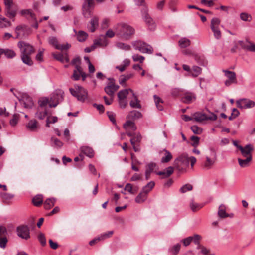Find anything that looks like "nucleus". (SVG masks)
<instances>
[{"instance_id":"nucleus-30","label":"nucleus","mask_w":255,"mask_h":255,"mask_svg":"<svg viewBox=\"0 0 255 255\" xmlns=\"http://www.w3.org/2000/svg\"><path fill=\"white\" fill-rule=\"evenodd\" d=\"M252 159L251 157L246 158L245 159H242L241 158L238 159V161L240 167L242 168H245L248 167L250 165V162L252 161Z\"/></svg>"},{"instance_id":"nucleus-1","label":"nucleus","mask_w":255,"mask_h":255,"mask_svg":"<svg viewBox=\"0 0 255 255\" xmlns=\"http://www.w3.org/2000/svg\"><path fill=\"white\" fill-rule=\"evenodd\" d=\"M17 45L21 52L22 62L28 65H32L33 62L30 58V55L34 52L33 47L24 41H19Z\"/></svg>"},{"instance_id":"nucleus-12","label":"nucleus","mask_w":255,"mask_h":255,"mask_svg":"<svg viewBox=\"0 0 255 255\" xmlns=\"http://www.w3.org/2000/svg\"><path fill=\"white\" fill-rule=\"evenodd\" d=\"M237 106L240 109H249L255 106L254 101L249 99H242L236 101Z\"/></svg>"},{"instance_id":"nucleus-33","label":"nucleus","mask_w":255,"mask_h":255,"mask_svg":"<svg viewBox=\"0 0 255 255\" xmlns=\"http://www.w3.org/2000/svg\"><path fill=\"white\" fill-rule=\"evenodd\" d=\"M194 120L197 122H202L207 120V115L201 112H196L194 115Z\"/></svg>"},{"instance_id":"nucleus-59","label":"nucleus","mask_w":255,"mask_h":255,"mask_svg":"<svg viewBox=\"0 0 255 255\" xmlns=\"http://www.w3.org/2000/svg\"><path fill=\"white\" fill-rule=\"evenodd\" d=\"M191 129L193 132L196 134H200L202 132V128L198 127L197 126L194 125L191 127Z\"/></svg>"},{"instance_id":"nucleus-17","label":"nucleus","mask_w":255,"mask_h":255,"mask_svg":"<svg viewBox=\"0 0 255 255\" xmlns=\"http://www.w3.org/2000/svg\"><path fill=\"white\" fill-rule=\"evenodd\" d=\"M174 172V168L172 166H169L163 171L157 172L156 173L158 175L163 176V178H167L170 176Z\"/></svg>"},{"instance_id":"nucleus-55","label":"nucleus","mask_w":255,"mask_h":255,"mask_svg":"<svg viewBox=\"0 0 255 255\" xmlns=\"http://www.w3.org/2000/svg\"><path fill=\"white\" fill-rule=\"evenodd\" d=\"M240 18L245 21H250L252 19L251 16L245 12H243L240 14Z\"/></svg>"},{"instance_id":"nucleus-13","label":"nucleus","mask_w":255,"mask_h":255,"mask_svg":"<svg viewBox=\"0 0 255 255\" xmlns=\"http://www.w3.org/2000/svg\"><path fill=\"white\" fill-rule=\"evenodd\" d=\"M143 18L148 25L149 29L150 30H153L155 29V25L153 21L152 18L148 14V9L147 7H144L141 11Z\"/></svg>"},{"instance_id":"nucleus-38","label":"nucleus","mask_w":255,"mask_h":255,"mask_svg":"<svg viewBox=\"0 0 255 255\" xmlns=\"http://www.w3.org/2000/svg\"><path fill=\"white\" fill-rule=\"evenodd\" d=\"M181 48H186L190 45V40L186 38H182L178 42Z\"/></svg>"},{"instance_id":"nucleus-22","label":"nucleus","mask_w":255,"mask_h":255,"mask_svg":"<svg viewBox=\"0 0 255 255\" xmlns=\"http://www.w3.org/2000/svg\"><path fill=\"white\" fill-rule=\"evenodd\" d=\"M74 31L76 34L77 39L79 42H84L88 36V34L85 31H79L77 32L75 29H74Z\"/></svg>"},{"instance_id":"nucleus-56","label":"nucleus","mask_w":255,"mask_h":255,"mask_svg":"<svg viewBox=\"0 0 255 255\" xmlns=\"http://www.w3.org/2000/svg\"><path fill=\"white\" fill-rule=\"evenodd\" d=\"M197 249L198 250H200V253L204 255H208L210 251L209 249L206 248L203 245L197 246Z\"/></svg>"},{"instance_id":"nucleus-25","label":"nucleus","mask_w":255,"mask_h":255,"mask_svg":"<svg viewBox=\"0 0 255 255\" xmlns=\"http://www.w3.org/2000/svg\"><path fill=\"white\" fill-rule=\"evenodd\" d=\"M163 151L164 152V156L161 158V162L162 163H168L172 159V155L171 153L166 149H164Z\"/></svg>"},{"instance_id":"nucleus-32","label":"nucleus","mask_w":255,"mask_h":255,"mask_svg":"<svg viewBox=\"0 0 255 255\" xmlns=\"http://www.w3.org/2000/svg\"><path fill=\"white\" fill-rule=\"evenodd\" d=\"M195 99V97L194 95L190 93H186L182 98V100L184 103H191L193 100Z\"/></svg>"},{"instance_id":"nucleus-20","label":"nucleus","mask_w":255,"mask_h":255,"mask_svg":"<svg viewBox=\"0 0 255 255\" xmlns=\"http://www.w3.org/2000/svg\"><path fill=\"white\" fill-rule=\"evenodd\" d=\"M26 126L29 130L31 131H36L37 129L38 125L36 120L32 119L29 121Z\"/></svg>"},{"instance_id":"nucleus-44","label":"nucleus","mask_w":255,"mask_h":255,"mask_svg":"<svg viewBox=\"0 0 255 255\" xmlns=\"http://www.w3.org/2000/svg\"><path fill=\"white\" fill-rule=\"evenodd\" d=\"M48 103L50 104V100L47 97H43L38 101V104L40 108L45 107Z\"/></svg>"},{"instance_id":"nucleus-9","label":"nucleus","mask_w":255,"mask_h":255,"mask_svg":"<svg viewBox=\"0 0 255 255\" xmlns=\"http://www.w3.org/2000/svg\"><path fill=\"white\" fill-rule=\"evenodd\" d=\"M109 82L104 88V91L110 97H114L115 92L119 88V86L115 84V80L113 78H109Z\"/></svg>"},{"instance_id":"nucleus-21","label":"nucleus","mask_w":255,"mask_h":255,"mask_svg":"<svg viewBox=\"0 0 255 255\" xmlns=\"http://www.w3.org/2000/svg\"><path fill=\"white\" fill-rule=\"evenodd\" d=\"M79 93L77 97L79 101L84 102L87 98V92L82 87L78 86Z\"/></svg>"},{"instance_id":"nucleus-24","label":"nucleus","mask_w":255,"mask_h":255,"mask_svg":"<svg viewBox=\"0 0 255 255\" xmlns=\"http://www.w3.org/2000/svg\"><path fill=\"white\" fill-rule=\"evenodd\" d=\"M225 75L228 78V80L230 81L233 82L234 83H237V79L236 73L233 71H229L227 70H224Z\"/></svg>"},{"instance_id":"nucleus-37","label":"nucleus","mask_w":255,"mask_h":255,"mask_svg":"<svg viewBox=\"0 0 255 255\" xmlns=\"http://www.w3.org/2000/svg\"><path fill=\"white\" fill-rule=\"evenodd\" d=\"M91 26L90 30L91 32H94L98 25V19L97 17L93 18L90 21Z\"/></svg>"},{"instance_id":"nucleus-64","label":"nucleus","mask_w":255,"mask_h":255,"mask_svg":"<svg viewBox=\"0 0 255 255\" xmlns=\"http://www.w3.org/2000/svg\"><path fill=\"white\" fill-rule=\"evenodd\" d=\"M53 56L55 59L61 62H64V56L61 53L53 54Z\"/></svg>"},{"instance_id":"nucleus-15","label":"nucleus","mask_w":255,"mask_h":255,"mask_svg":"<svg viewBox=\"0 0 255 255\" xmlns=\"http://www.w3.org/2000/svg\"><path fill=\"white\" fill-rule=\"evenodd\" d=\"M240 152L243 157L252 159V152L254 151V147L251 144H248L244 147H240Z\"/></svg>"},{"instance_id":"nucleus-60","label":"nucleus","mask_w":255,"mask_h":255,"mask_svg":"<svg viewBox=\"0 0 255 255\" xmlns=\"http://www.w3.org/2000/svg\"><path fill=\"white\" fill-rule=\"evenodd\" d=\"M113 234V231H108L106 233L102 234L101 235H100V236H99V237H100L101 240H104L107 238L110 237L111 236H112V235Z\"/></svg>"},{"instance_id":"nucleus-2","label":"nucleus","mask_w":255,"mask_h":255,"mask_svg":"<svg viewBox=\"0 0 255 255\" xmlns=\"http://www.w3.org/2000/svg\"><path fill=\"white\" fill-rule=\"evenodd\" d=\"M134 29L130 26L123 23L118 25L117 34L125 39H128L134 33Z\"/></svg>"},{"instance_id":"nucleus-16","label":"nucleus","mask_w":255,"mask_h":255,"mask_svg":"<svg viewBox=\"0 0 255 255\" xmlns=\"http://www.w3.org/2000/svg\"><path fill=\"white\" fill-rule=\"evenodd\" d=\"M4 11L5 15L10 19H12V21H14L17 11L13 7V5L5 6Z\"/></svg>"},{"instance_id":"nucleus-47","label":"nucleus","mask_w":255,"mask_h":255,"mask_svg":"<svg viewBox=\"0 0 255 255\" xmlns=\"http://www.w3.org/2000/svg\"><path fill=\"white\" fill-rule=\"evenodd\" d=\"M117 47L121 49L125 50V51H128L130 50L131 47L130 45L126 44L122 42H118L116 44Z\"/></svg>"},{"instance_id":"nucleus-31","label":"nucleus","mask_w":255,"mask_h":255,"mask_svg":"<svg viewBox=\"0 0 255 255\" xmlns=\"http://www.w3.org/2000/svg\"><path fill=\"white\" fill-rule=\"evenodd\" d=\"M124 128L128 130V129H130L132 131H135L136 130V127L135 126V124L134 122L132 121H131L130 120L127 121L124 124Z\"/></svg>"},{"instance_id":"nucleus-58","label":"nucleus","mask_w":255,"mask_h":255,"mask_svg":"<svg viewBox=\"0 0 255 255\" xmlns=\"http://www.w3.org/2000/svg\"><path fill=\"white\" fill-rule=\"evenodd\" d=\"M201 238V237L198 234H195L194 235V236H192V241L197 246L202 245L200 244V240Z\"/></svg>"},{"instance_id":"nucleus-27","label":"nucleus","mask_w":255,"mask_h":255,"mask_svg":"<svg viewBox=\"0 0 255 255\" xmlns=\"http://www.w3.org/2000/svg\"><path fill=\"white\" fill-rule=\"evenodd\" d=\"M129 91L131 92L132 94L133 93H134L133 91L131 89H124L120 91L117 94L118 99H126L128 94Z\"/></svg>"},{"instance_id":"nucleus-46","label":"nucleus","mask_w":255,"mask_h":255,"mask_svg":"<svg viewBox=\"0 0 255 255\" xmlns=\"http://www.w3.org/2000/svg\"><path fill=\"white\" fill-rule=\"evenodd\" d=\"M21 14L23 16L29 15L31 18L34 20H36L35 15L32 13L31 9H24L21 11Z\"/></svg>"},{"instance_id":"nucleus-45","label":"nucleus","mask_w":255,"mask_h":255,"mask_svg":"<svg viewBox=\"0 0 255 255\" xmlns=\"http://www.w3.org/2000/svg\"><path fill=\"white\" fill-rule=\"evenodd\" d=\"M155 186V183L153 181H150L146 185H145L142 189V190L145 193L148 194Z\"/></svg>"},{"instance_id":"nucleus-40","label":"nucleus","mask_w":255,"mask_h":255,"mask_svg":"<svg viewBox=\"0 0 255 255\" xmlns=\"http://www.w3.org/2000/svg\"><path fill=\"white\" fill-rule=\"evenodd\" d=\"M51 141L52 142L51 145L55 148H61L63 146V143L57 138L52 137Z\"/></svg>"},{"instance_id":"nucleus-49","label":"nucleus","mask_w":255,"mask_h":255,"mask_svg":"<svg viewBox=\"0 0 255 255\" xmlns=\"http://www.w3.org/2000/svg\"><path fill=\"white\" fill-rule=\"evenodd\" d=\"M192 189L193 186L192 185L189 184H186L180 188V192L182 193H184L187 191H191Z\"/></svg>"},{"instance_id":"nucleus-11","label":"nucleus","mask_w":255,"mask_h":255,"mask_svg":"<svg viewBox=\"0 0 255 255\" xmlns=\"http://www.w3.org/2000/svg\"><path fill=\"white\" fill-rule=\"evenodd\" d=\"M17 234L20 238L28 240L30 238V229L27 225H20L16 228Z\"/></svg>"},{"instance_id":"nucleus-29","label":"nucleus","mask_w":255,"mask_h":255,"mask_svg":"<svg viewBox=\"0 0 255 255\" xmlns=\"http://www.w3.org/2000/svg\"><path fill=\"white\" fill-rule=\"evenodd\" d=\"M82 68L80 65H76V68L74 70L72 78L74 80H78L80 78V74L82 72Z\"/></svg>"},{"instance_id":"nucleus-52","label":"nucleus","mask_w":255,"mask_h":255,"mask_svg":"<svg viewBox=\"0 0 255 255\" xmlns=\"http://www.w3.org/2000/svg\"><path fill=\"white\" fill-rule=\"evenodd\" d=\"M141 136L140 134H134L133 137L130 139V141L132 145H134L135 142H140Z\"/></svg>"},{"instance_id":"nucleus-34","label":"nucleus","mask_w":255,"mask_h":255,"mask_svg":"<svg viewBox=\"0 0 255 255\" xmlns=\"http://www.w3.org/2000/svg\"><path fill=\"white\" fill-rule=\"evenodd\" d=\"M147 194L146 193H145L143 190H142V192H141L136 197L135 202L137 203H143L147 198Z\"/></svg>"},{"instance_id":"nucleus-57","label":"nucleus","mask_w":255,"mask_h":255,"mask_svg":"<svg viewBox=\"0 0 255 255\" xmlns=\"http://www.w3.org/2000/svg\"><path fill=\"white\" fill-rule=\"evenodd\" d=\"M191 140L193 142L192 145L196 148L199 144L200 138L198 136H192L191 137Z\"/></svg>"},{"instance_id":"nucleus-43","label":"nucleus","mask_w":255,"mask_h":255,"mask_svg":"<svg viewBox=\"0 0 255 255\" xmlns=\"http://www.w3.org/2000/svg\"><path fill=\"white\" fill-rule=\"evenodd\" d=\"M203 206V205L195 203L193 200H192L190 203V207L193 212H196L198 210L202 208Z\"/></svg>"},{"instance_id":"nucleus-54","label":"nucleus","mask_w":255,"mask_h":255,"mask_svg":"<svg viewBox=\"0 0 255 255\" xmlns=\"http://www.w3.org/2000/svg\"><path fill=\"white\" fill-rule=\"evenodd\" d=\"M58 120V118L56 116H52L51 117H48L46 120V126L47 127H50V124L51 123H55Z\"/></svg>"},{"instance_id":"nucleus-26","label":"nucleus","mask_w":255,"mask_h":255,"mask_svg":"<svg viewBox=\"0 0 255 255\" xmlns=\"http://www.w3.org/2000/svg\"><path fill=\"white\" fill-rule=\"evenodd\" d=\"M226 206L224 204L219 206L218 215L221 218H225L229 216V214L226 212Z\"/></svg>"},{"instance_id":"nucleus-18","label":"nucleus","mask_w":255,"mask_h":255,"mask_svg":"<svg viewBox=\"0 0 255 255\" xmlns=\"http://www.w3.org/2000/svg\"><path fill=\"white\" fill-rule=\"evenodd\" d=\"M81 152L89 158H92L94 156V151L89 146H84L80 148Z\"/></svg>"},{"instance_id":"nucleus-19","label":"nucleus","mask_w":255,"mask_h":255,"mask_svg":"<svg viewBox=\"0 0 255 255\" xmlns=\"http://www.w3.org/2000/svg\"><path fill=\"white\" fill-rule=\"evenodd\" d=\"M142 116L141 113L135 110L130 112L127 116V119L129 120H135L141 118Z\"/></svg>"},{"instance_id":"nucleus-10","label":"nucleus","mask_w":255,"mask_h":255,"mask_svg":"<svg viewBox=\"0 0 255 255\" xmlns=\"http://www.w3.org/2000/svg\"><path fill=\"white\" fill-rule=\"evenodd\" d=\"M220 20L216 17L213 18L211 21V28L214 33L215 38L217 39L221 38L222 34L219 29Z\"/></svg>"},{"instance_id":"nucleus-53","label":"nucleus","mask_w":255,"mask_h":255,"mask_svg":"<svg viewBox=\"0 0 255 255\" xmlns=\"http://www.w3.org/2000/svg\"><path fill=\"white\" fill-rule=\"evenodd\" d=\"M24 107L27 109H31L33 106V102L31 98H28L26 101L23 102Z\"/></svg>"},{"instance_id":"nucleus-35","label":"nucleus","mask_w":255,"mask_h":255,"mask_svg":"<svg viewBox=\"0 0 255 255\" xmlns=\"http://www.w3.org/2000/svg\"><path fill=\"white\" fill-rule=\"evenodd\" d=\"M55 199L53 198H48L44 202V208L46 209H49L54 206Z\"/></svg>"},{"instance_id":"nucleus-41","label":"nucleus","mask_w":255,"mask_h":255,"mask_svg":"<svg viewBox=\"0 0 255 255\" xmlns=\"http://www.w3.org/2000/svg\"><path fill=\"white\" fill-rule=\"evenodd\" d=\"M47 114V111L46 109L44 111H40V108L38 109L37 112L36 113V117L39 119H43Z\"/></svg>"},{"instance_id":"nucleus-5","label":"nucleus","mask_w":255,"mask_h":255,"mask_svg":"<svg viewBox=\"0 0 255 255\" xmlns=\"http://www.w3.org/2000/svg\"><path fill=\"white\" fill-rule=\"evenodd\" d=\"M189 164V158L186 154H183L174 161V167L179 171L185 169Z\"/></svg>"},{"instance_id":"nucleus-6","label":"nucleus","mask_w":255,"mask_h":255,"mask_svg":"<svg viewBox=\"0 0 255 255\" xmlns=\"http://www.w3.org/2000/svg\"><path fill=\"white\" fill-rule=\"evenodd\" d=\"M32 31L31 28L26 25H19L15 29L16 38L22 39L26 37L32 33Z\"/></svg>"},{"instance_id":"nucleus-50","label":"nucleus","mask_w":255,"mask_h":255,"mask_svg":"<svg viewBox=\"0 0 255 255\" xmlns=\"http://www.w3.org/2000/svg\"><path fill=\"white\" fill-rule=\"evenodd\" d=\"M38 239L42 246H45L46 244V240L45 235L40 232L38 235Z\"/></svg>"},{"instance_id":"nucleus-39","label":"nucleus","mask_w":255,"mask_h":255,"mask_svg":"<svg viewBox=\"0 0 255 255\" xmlns=\"http://www.w3.org/2000/svg\"><path fill=\"white\" fill-rule=\"evenodd\" d=\"M33 204L36 206H39L43 202V196L41 195L35 196L32 199Z\"/></svg>"},{"instance_id":"nucleus-3","label":"nucleus","mask_w":255,"mask_h":255,"mask_svg":"<svg viewBox=\"0 0 255 255\" xmlns=\"http://www.w3.org/2000/svg\"><path fill=\"white\" fill-rule=\"evenodd\" d=\"M217 155L216 150L213 148H210V155L206 156V159L202 162V167L205 170L212 168L216 162Z\"/></svg>"},{"instance_id":"nucleus-62","label":"nucleus","mask_w":255,"mask_h":255,"mask_svg":"<svg viewBox=\"0 0 255 255\" xmlns=\"http://www.w3.org/2000/svg\"><path fill=\"white\" fill-rule=\"evenodd\" d=\"M239 111L237 109L234 108L232 110V113L231 116L229 117V120H232L234 119H235L237 117L239 116Z\"/></svg>"},{"instance_id":"nucleus-7","label":"nucleus","mask_w":255,"mask_h":255,"mask_svg":"<svg viewBox=\"0 0 255 255\" xmlns=\"http://www.w3.org/2000/svg\"><path fill=\"white\" fill-rule=\"evenodd\" d=\"M132 45L135 49L143 53L152 54L153 52L150 45L141 41H134L132 43Z\"/></svg>"},{"instance_id":"nucleus-63","label":"nucleus","mask_w":255,"mask_h":255,"mask_svg":"<svg viewBox=\"0 0 255 255\" xmlns=\"http://www.w3.org/2000/svg\"><path fill=\"white\" fill-rule=\"evenodd\" d=\"M132 58L134 61H139L140 63H142L145 59L144 56L138 54L133 55Z\"/></svg>"},{"instance_id":"nucleus-48","label":"nucleus","mask_w":255,"mask_h":255,"mask_svg":"<svg viewBox=\"0 0 255 255\" xmlns=\"http://www.w3.org/2000/svg\"><path fill=\"white\" fill-rule=\"evenodd\" d=\"M0 196L3 200L7 201L12 199L14 195L6 193H0Z\"/></svg>"},{"instance_id":"nucleus-14","label":"nucleus","mask_w":255,"mask_h":255,"mask_svg":"<svg viewBox=\"0 0 255 255\" xmlns=\"http://www.w3.org/2000/svg\"><path fill=\"white\" fill-rule=\"evenodd\" d=\"M238 43L243 50L249 51H255V44L249 41L248 39H246L245 41L239 40Z\"/></svg>"},{"instance_id":"nucleus-8","label":"nucleus","mask_w":255,"mask_h":255,"mask_svg":"<svg viewBox=\"0 0 255 255\" xmlns=\"http://www.w3.org/2000/svg\"><path fill=\"white\" fill-rule=\"evenodd\" d=\"M95 6L94 0H84L82 4V11L83 16L89 18L92 15V10Z\"/></svg>"},{"instance_id":"nucleus-28","label":"nucleus","mask_w":255,"mask_h":255,"mask_svg":"<svg viewBox=\"0 0 255 255\" xmlns=\"http://www.w3.org/2000/svg\"><path fill=\"white\" fill-rule=\"evenodd\" d=\"M156 166V164L154 163H150L147 165V169L145 171V178L146 180L149 178L151 173L153 172Z\"/></svg>"},{"instance_id":"nucleus-36","label":"nucleus","mask_w":255,"mask_h":255,"mask_svg":"<svg viewBox=\"0 0 255 255\" xmlns=\"http://www.w3.org/2000/svg\"><path fill=\"white\" fill-rule=\"evenodd\" d=\"M192 72L190 73V75L196 77L199 76L202 72V69L197 66H194L191 69Z\"/></svg>"},{"instance_id":"nucleus-51","label":"nucleus","mask_w":255,"mask_h":255,"mask_svg":"<svg viewBox=\"0 0 255 255\" xmlns=\"http://www.w3.org/2000/svg\"><path fill=\"white\" fill-rule=\"evenodd\" d=\"M19 115L18 114H14L12 118L10 120L9 123L11 126H15L19 121Z\"/></svg>"},{"instance_id":"nucleus-42","label":"nucleus","mask_w":255,"mask_h":255,"mask_svg":"<svg viewBox=\"0 0 255 255\" xmlns=\"http://www.w3.org/2000/svg\"><path fill=\"white\" fill-rule=\"evenodd\" d=\"M11 26L10 22L5 18H0V28H6Z\"/></svg>"},{"instance_id":"nucleus-4","label":"nucleus","mask_w":255,"mask_h":255,"mask_svg":"<svg viewBox=\"0 0 255 255\" xmlns=\"http://www.w3.org/2000/svg\"><path fill=\"white\" fill-rule=\"evenodd\" d=\"M64 93L61 89H56L52 94L50 99V107H56L64 99Z\"/></svg>"},{"instance_id":"nucleus-23","label":"nucleus","mask_w":255,"mask_h":255,"mask_svg":"<svg viewBox=\"0 0 255 255\" xmlns=\"http://www.w3.org/2000/svg\"><path fill=\"white\" fill-rule=\"evenodd\" d=\"M133 99L131 100L129 102L130 106L133 108L141 109V105L140 103V101L138 100L137 96L134 93H133Z\"/></svg>"},{"instance_id":"nucleus-61","label":"nucleus","mask_w":255,"mask_h":255,"mask_svg":"<svg viewBox=\"0 0 255 255\" xmlns=\"http://www.w3.org/2000/svg\"><path fill=\"white\" fill-rule=\"evenodd\" d=\"M49 43L56 48V46L58 44V42L57 38L55 37H50L48 38Z\"/></svg>"}]
</instances>
